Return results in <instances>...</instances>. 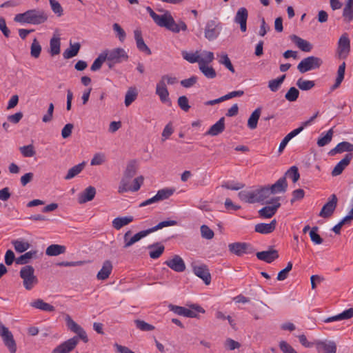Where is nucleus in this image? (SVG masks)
Returning a JSON list of instances; mask_svg holds the SVG:
<instances>
[{"mask_svg":"<svg viewBox=\"0 0 353 353\" xmlns=\"http://www.w3.org/2000/svg\"><path fill=\"white\" fill-rule=\"evenodd\" d=\"M338 203V199L336 194H332L329 198L326 203L323 206L321 210L320 211L319 216L323 217L324 219H327L330 217L336 206Z\"/></svg>","mask_w":353,"mask_h":353,"instance_id":"obj_12","label":"nucleus"},{"mask_svg":"<svg viewBox=\"0 0 353 353\" xmlns=\"http://www.w3.org/2000/svg\"><path fill=\"white\" fill-rule=\"evenodd\" d=\"M322 64L323 61L321 58L310 56L301 60L297 65V69L301 73H305L308 71L319 68Z\"/></svg>","mask_w":353,"mask_h":353,"instance_id":"obj_7","label":"nucleus"},{"mask_svg":"<svg viewBox=\"0 0 353 353\" xmlns=\"http://www.w3.org/2000/svg\"><path fill=\"white\" fill-rule=\"evenodd\" d=\"M285 79V75L283 74L277 79L269 81L268 88H270V90L272 92H276L281 87V85L283 83Z\"/></svg>","mask_w":353,"mask_h":353,"instance_id":"obj_49","label":"nucleus"},{"mask_svg":"<svg viewBox=\"0 0 353 353\" xmlns=\"http://www.w3.org/2000/svg\"><path fill=\"white\" fill-rule=\"evenodd\" d=\"M49 2L53 12L58 17L62 16L63 14V10L61 4L56 0H49Z\"/></svg>","mask_w":353,"mask_h":353,"instance_id":"obj_62","label":"nucleus"},{"mask_svg":"<svg viewBox=\"0 0 353 353\" xmlns=\"http://www.w3.org/2000/svg\"><path fill=\"white\" fill-rule=\"evenodd\" d=\"M37 251L31 250L26 252L24 254L21 255L16 259L15 262L17 264L26 265L30 262V260L36 257Z\"/></svg>","mask_w":353,"mask_h":353,"instance_id":"obj_41","label":"nucleus"},{"mask_svg":"<svg viewBox=\"0 0 353 353\" xmlns=\"http://www.w3.org/2000/svg\"><path fill=\"white\" fill-rule=\"evenodd\" d=\"M134 36L138 50L141 52H145L148 55L151 54L152 52L150 49L145 44L143 39L141 30L138 28L134 30Z\"/></svg>","mask_w":353,"mask_h":353,"instance_id":"obj_20","label":"nucleus"},{"mask_svg":"<svg viewBox=\"0 0 353 353\" xmlns=\"http://www.w3.org/2000/svg\"><path fill=\"white\" fill-rule=\"evenodd\" d=\"M350 51V41L346 33L343 34L339 40L337 52L339 58L346 59Z\"/></svg>","mask_w":353,"mask_h":353,"instance_id":"obj_13","label":"nucleus"},{"mask_svg":"<svg viewBox=\"0 0 353 353\" xmlns=\"http://www.w3.org/2000/svg\"><path fill=\"white\" fill-rule=\"evenodd\" d=\"M112 30L115 33L116 37H117L119 39V40L121 43H123L126 38V33H125V30L117 23H114L112 25Z\"/></svg>","mask_w":353,"mask_h":353,"instance_id":"obj_51","label":"nucleus"},{"mask_svg":"<svg viewBox=\"0 0 353 353\" xmlns=\"http://www.w3.org/2000/svg\"><path fill=\"white\" fill-rule=\"evenodd\" d=\"M155 93L159 96L160 101L162 103H169V104H171V101L169 99V92L168 89H156Z\"/></svg>","mask_w":353,"mask_h":353,"instance_id":"obj_60","label":"nucleus"},{"mask_svg":"<svg viewBox=\"0 0 353 353\" xmlns=\"http://www.w3.org/2000/svg\"><path fill=\"white\" fill-rule=\"evenodd\" d=\"M112 270V264L110 261H105L101 269L98 272L97 277L99 280H105L111 274Z\"/></svg>","mask_w":353,"mask_h":353,"instance_id":"obj_30","label":"nucleus"},{"mask_svg":"<svg viewBox=\"0 0 353 353\" xmlns=\"http://www.w3.org/2000/svg\"><path fill=\"white\" fill-rule=\"evenodd\" d=\"M84 167H85L84 162L79 163L78 165L73 166L72 168L69 169V170H68L67 174L65 176L64 179L65 180H70V179L74 178L83 170Z\"/></svg>","mask_w":353,"mask_h":353,"instance_id":"obj_43","label":"nucleus"},{"mask_svg":"<svg viewBox=\"0 0 353 353\" xmlns=\"http://www.w3.org/2000/svg\"><path fill=\"white\" fill-rule=\"evenodd\" d=\"M174 191L175 190L174 188H163L159 190L156 194L158 201L168 199L174 194Z\"/></svg>","mask_w":353,"mask_h":353,"instance_id":"obj_48","label":"nucleus"},{"mask_svg":"<svg viewBox=\"0 0 353 353\" xmlns=\"http://www.w3.org/2000/svg\"><path fill=\"white\" fill-rule=\"evenodd\" d=\"M134 218L132 216L117 217L112 221V227L114 229L119 230L123 226L127 225L131 222H132Z\"/></svg>","mask_w":353,"mask_h":353,"instance_id":"obj_34","label":"nucleus"},{"mask_svg":"<svg viewBox=\"0 0 353 353\" xmlns=\"http://www.w3.org/2000/svg\"><path fill=\"white\" fill-rule=\"evenodd\" d=\"M169 308L175 314L189 318H197L199 313H204L205 310L199 305H192L191 309L170 304Z\"/></svg>","mask_w":353,"mask_h":353,"instance_id":"obj_6","label":"nucleus"},{"mask_svg":"<svg viewBox=\"0 0 353 353\" xmlns=\"http://www.w3.org/2000/svg\"><path fill=\"white\" fill-rule=\"evenodd\" d=\"M65 321L68 327L72 332L76 333L77 336L69 339L61 343L59 345L56 347L51 353H69L75 348L79 341V339L83 340L84 343H86L88 341L86 332L84 330L74 322L69 315L66 316Z\"/></svg>","mask_w":353,"mask_h":353,"instance_id":"obj_1","label":"nucleus"},{"mask_svg":"<svg viewBox=\"0 0 353 353\" xmlns=\"http://www.w3.org/2000/svg\"><path fill=\"white\" fill-rule=\"evenodd\" d=\"M136 327L141 331H152L154 330V326L140 319L134 320Z\"/></svg>","mask_w":353,"mask_h":353,"instance_id":"obj_59","label":"nucleus"},{"mask_svg":"<svg viewBox=\"0 0 353 353\" xmlns=\"http://www.w3.org/2000/svg\"><path fill=\"white\" fill-rule=\"evenodd\" d=\"M291 41L302 51L309 52L312 50V44L308 41L305 40L297 35L292 34Z\"/></svg>","mask_w":353,"mask_h":353,"instance_id":"obj_22","label":"nucleus"},{"mask_svg":"<svg viewBox=\"0 0 353 353\" xmlns=\"http://www.w3.org/2000/svg\"><path fill=\"white\" fill-rule=\"evenodd\" d=\"M296 85L301 90L307 91L313 88L315 83L314 81L305 80L303 78H300L297 80Z\"/></svg>","mask_w":353,"mask_h":353,"instance_id":"obj_46","label":"nucleus"},{"mask_svg":"<svg viewBox=\"0 0 353 353\" xmlns=\"http://www.w3.org/2000/svg\"><path fill=\"white\" fill-rule=\"evenodd\" d=\"M276 225V219H273L270 223H258L255 225L254 230L256 232L261 234H270L272 232Z\"/></svg>","mask_w":353,"mask_h":353,"instance_id":"obj_28","label":"nucleus"},{"mask_svg":"<svg viewBox=\"0 0 353 353\" xmlns=\"http://www.w3.org/2000/svg\"><path fill=\"white\" fill-rule=\"evenodd\" d=\"M270 192L268 186H263L252 190H242L238 196L241 201L248 203H270L272 201L266 200L270 196Z\"/></svg>","mask_w":353,"mask_h":353,"instance_id":"obj_2","label":"nucleus"},{"mask_svg":"<svg viewBox=\"0 0 353 353\" xmlns=\"http://www.w3.org/2000/svg\"><path fill=\"white\" fill-rule=\"evenodd\" d=\"M299 96V91L295 87H291L285 94L286 100L290 102L296 101Z\"/></svg>","mask_w":353,"mask_h":353,"instance_id":"obj_56","label":"nucleus"},{"mask_svg":"<svg viewBox=\"0 0 353 353\" xmlns=\"http://www.w3.org/2000/svg\"><path fill=\"white\" fill-rule=\"evenodd\" d=\"M154 21L159 26L165 28L174 33H178L180 30L185 31L187 30L186 24L182 21L178 23H176L168 11H166L164 14H158Z\"/></svg>","mask_w":353,"mask_h":353,"instance_id":"obj_4","label":"nucleus"},{"mask_svg":"<svg viewBox=\"0 0 353 353\" xmlns=\"http://www.w3.org/2000/svg\"><path fill=\"white\" fill-rule=\"evenodd\" d=\"M96 194V189L93 186L86 188L78 196V201L80 204L93 200Z\"/></svg>","mask_w":353,"mask_h":353,"instance_id":"obj_25","label":"nucleus"},{"mask_svg":"<svg viewBox=\"0 0 353 353\" xmlns=\"http://www.w3.org/2000/svg\"><path fill=\"white\" fill-rule=\"evenodd\" d=\"M352 158V153L346 154L344 158L335 165L332 171V175L336 176L341 174L344 169L350 164Z\"/></svg>","mask_w":353,"mask_h":353,"instance_id":"obj_19","label":"nucleus"},{"mask_svg":"<svg viewBox=\"0 0 353 353\" xmlns=\"http://www.w3.org/2000/svg\"><path fill=\"white\" fill-rule=\"evenodd\" d=\"M137 95H138V92H137V90L136 89V88L134 87H130L126 94H125V106L128 107L129 105H130L132 102H134L137 97Z\"/></svg>","mask_w":353,"mask_h":353,"instance_id":"obj_42","label":"nucleus"},{"mask_svg":"<svg viewBox=\"0 0 353 353\" xmlns=\"http://www.w3.org/2000/svg\"><path fill=\"white\" fill-rule=\"evenodd\" d=\"M279 347L283 353H298L290 345H289L285 341H281L279 343Z\"/></svg>","mask_w":353,"mask_h":353,"instance_id":"obj_64","label":"nucleus"},{"mask_svg":"<svg viewBox=\"0 0 353 353\" xmlns=\"http://www.w3.org/2000/svg\"><path fill=\"white\" fill-rule=\"evenodd\" d=\"M176 223H177V222L174 220L163 221L159 223L157 225H155L151 228L139 232L138 233L135 234L133 236V237H134L135 241L137 242L139 240H141L142 238L146 236L147 235H148L149 234H150L152 232H154L158 230L162 229L163 228H165V227L175 225H176Z\"/></svg>","mask_w":353,"mask_h":353,"instance_id":"obj_11","label":"nucleus"},{"mask_svg":"<svg viewBox=\"0 0 353 353\" xmlns=\"http://www.w3.org/2000/svg\"><path fill=\"white\" fill-rule=\"evenodd\" d=\"M143 180H144L143 177L142 176H139L133 180L132 185H130V181H128L127 183H125V185L124 186V188L126 190H123V192H126L128 191H131V192L138 191L140 189L141 185L143 184Z\"/></svg>","mask_w":353,"mask_h":353,"instance_id":"obj_38","label":"nucleus"},{"mask_svg":"<svg viewBox=\"0 0 353 353\" xmlns=\"http://www.w3.org/2000/svg\"><path fill=\"white\" fill-rule=\"evenodd\" d=\"M12 244L13 245L16 252L19 253L26 251L30 247V244L28 242L20 240H14L12 241Z\"/></svg>","mask_w":353,"mask_h":353,"instance_id":"obj_47","label":"nucleus"},{"mask_svg":"<svg viewBox=\"0 0 353 353\" xmlns=\"http://www.w3.org/2000/svg\"><path fill=\"white\" fill-rule=\"evenodd\" d=\"M137 168L138 165L135 160H131L128 163L123 173V176L121 180L118 188L119 193H123V190H126L124 188V186L125 185V183H127L128 181H130L132 178H133L135 176L137 171Z\"/></svg>","mask_w":353,"mask_h":353,"instance_id":"obj_8","label":"nucleus"},{"mask_svg":"<svg viewBox=\"0 0 353 353\" xmlns=\"http://www.w3.org/2000/svg\"><path fill=\"white\" fill-rule=\"evenodd\" d=\"M256 255L258 259L268 263H271L279 256L278 251L274 249L259 252Z\"/></svg>","mask_w":353,"mask_h":353,"instance_id":"obj_21","label":"nucleus"},{"mask_svg":"<svg viewBox=\"0 0 353 353\" xmlns=\"http://www.w3.org/2000/svg\"><path fill=\"white\" fill-rule=\"evenodd\" d=\"M61 52V39L54 35L50 40L49 53L52 57L58 55Z\"/></svg>","mask_w":353,"mask_h":353,"instance_id":"obj_32","label":"nucleus"},{"mask_svg":"<svg viewBox=\"0 0 353 353\" xmlns=\"http://www.w3.org/2000/svg\"><path fill=\"white\" fill-rule=\"evenodd\" d=\"M19 275L27 290H31L38 283V279L34 275V269L32 265H26L21 268Z\"/></svg>","mask_w":353,"mask_h":353,"instance_id":"obj_5","label":"nucleus"},{"mask_svg":"<svg viewBox=\"0 0 353 353\" xmlns=\"http://www.w3.org/2000/svg\"><path fill=\"white\" fill-rule=\"evenodd\" d=\"M193 272L198 277L201 279L205 285L211 283V274L207 265H201L193 267Z\"/></svg>","mask_w":353,"mask_h":353,"instance_id":"obj_17","label":"nucleus"},{"mask_svg":"<svg viewBox=\"0 0 353 353\" xmlns=\"http://www.w3.org/2000/svg\"><path fill=\"white\" fill-rule=\"evenodd\" d=\"M319 228L317 226H314L312 228L310 232V237L311 241L316 245L321 244L323 241V239L320 236V235L317 233Z\"/></svg>","mask_w":353,"mask_h":353,"instance_id":"obj_57","label":"nucleus"},{"mask_svg":"<svg viewBox=\"0 0 353 353\" xmlns=\"http://www.w3.org/2000/svg\"><path fill=\"white\" fill-rule=\"evenodd\" d=\"M182 56L183 58L188 61V62L191 63H198V64L199 65L200 56L197 54V52L192 53L184 51L182 52Z\"/></svg>","mask_w":353,"mask_h":353,"instance_id":"obj_58","label":"nucleus"},{"mask_svg":"<svg viewBox=\"0 0 353 353\" xmlns=\"http://www.w3.org/2000/svg\"><path fill=\"white\" fill-rule=\"evenodd\" d=\"M248 18V11L244 8L241 7L238 9L234 17V22L240 25L241 31L243 32L247 30V20Z\"/></svg>","mask_w":353,"mask_h":353,"instance_id":"obj_16","label":"nucleus"},{"mask_svg":"<svg viewBox=\"0 0 353 353\" xmlns=\"http://www.w3.org/2000/svg\"><path fill=\"white\" fill-rule=\"evenodd\" d=\"M261 113V108H256L250 115L248 121V127L251 130H254L257 127L258 121Z\"/></svg>","mask_w":353,"mask_h":353,"instance_id":"obj_37","label":"nucleus"},{"mask_svg":"<svg viewBox=\"0 0 353 353\" xmlns=\"http://www.w3.org/2000/svg\"><path fill=\"white\" fill-rule=\"evenodd\" d=\"M219 63L221 64L224 65L225 66V68H227L232 73H234L235 72L234 68L228 54H222L221 56Z\"/></svg>","mask_w":353,"mask_h":353,"instance_id":"obj_63","label":"nucleus"},{"mask_svg":"<svg viewBox=\"0 0 353 353\" xmlns=\"http://www.w3.org/2000/svg\"><path fill=\"white\" fill-rule=\"evenodd\" d=\"M246 243L236 242L228 245L229 251L239 256L244 254V249L246 248Z\"/></svg>","mask_w":353,"mask_h":353,"instance_id":"obj_36","label":"nucleus"},{"mask_svg":"<svg viewBox=\"0 0 353 353\" xmlns=\"http://www.w3.org/2000/svg\"><path fill=\"white\" fill-rule=\"evenodd\" d=\"M333 133L334 132L332 129L329 130L325 136L318 139L317 145L319 147H323L327 145L332 141Z\"/></svg>","mask_w":353,"mask_h":353,"instance_id":"obj_55","label":"nucleus"},{"mask_svg":"<svg viewBox=\"0 0 353 353\" xmlns=\"http://www.w3.org/2000/svg\"><path fill=\"white\" fill-rule=\"evenodd\" d=\"M148 249L150 250L149 254L150 258L153 259H158L163 253L165 247L163 245H159V243L150 245Z\"/></svg>","mask_w":353,"mask_h":353,"instance_id":"obj_40","label":"nucleus"},{"mask_svg":"<svg viewBox=\"0 0 353 353\" xmlns=\"http://www.w3.org/2000/svg\"><path fill=\"white\" fill-rule=\"evenodd\" d=\"M303 130V126H300L299 128L294 129V130L291 131L290 133H288L284 139L281 141L280 143L279 147V152H282L288 142L294 137L298 135L300 132H301Z\"/></svg>","mask_w":353,"mask_h":353,"instance_id":"obj_31","label":"nucleus"},{"mask_svg":"<svg viewBox=\"0 0 353 353\" xmlns=\"http://www.w3.org/2000/svg\"><path fill=\"white\" fill-rule=\"evenodd\" d=\"M19 150L24 157H32L36 154L34 147L32 144L20 147Z\"/></svg>","mask_w":353,"mask_h":353,"instance_id":"obj_53","label":"nucleus"},{"mask_svg":"<svg viewBox=\"0 0 353 353\" xmlns=\"http://www.w3.org/2000/svg\"><path fill=\"white\" fill-rule=\"evenodd\" d=\"M81 48V45L79 43H75L74 44L70 43V48L66 49L63 53V57L65 59H71L75 57Z\"/></svg>","mask_w":353,"mask_h":353,"instance_id":"obj_39","label":"nucleus"},{"mask_svg":"<svg viewBox=\"0 0 353 353\" xmlns=\"http://www.w3.org/2000/svg\"><path fill=\"white\" fill-rule=\"evenodd\" d=\"M41 46L37 39L34 38L32 41V43L30 46V55L34 59H37L39 57L41 52Z\"/></svg>","mask_w":353,"mask_h":353,"instance_id":"obj_50","label":"nucleus"},{"mask_svg":"<svg viewBox=\"0 0 353 353\" xmlns=\"http://www.w3.org/2000/svg\"><path fill=\"white\" fill-rule=\"evenodd\" d=\"M287 188L288 183L285 176L281 177L275 183L270 187L268 186V190L270 192V195L272 194L285 192Z\"/></svg>","mask_w":353,"mask_h":353,"instance_id":"obj_24","label":"nucleus"},{"mask_svg":"<svg viewBox=\"0 0 353 353\" xmlns=\"http://www.w3.org/2000/svg\"><path fill=\"white\" fill-rule=\"evenodd\" d=\"M199 68L203 75L208 79H214L216 77V72L212 66L199 64Z\"/></svg>","mask_w":353,"mask_h":353,"instance_id":"obj_44","label":"nucleus"},{"mask_svg":"<svg viewBox=\"0 0 353 353\" xmlns=\"http://www.w3.org/2000/svg\"><path fill=\"white\" fill-rule=\"evenodd\" d=\"M353 152V144L347 141H342L336 145V146L329 152V155L334 156L339 153Z\"/></svg>","mask_w":353,"mask_h":353,"instance_id":"obj_27","label":"nucleus"},{"mask_svg":"<svg viewBox=\"0 0 353 353\" xmlns=\"http://www.w3.org/2000/svg\"><path fill=\"white\" fill-rule=\"evenodd\" d=\"M47 13L42 10L32 9L15 15L14 21L21 23L39 25L48 20Z\"/></svg>","mask_w":353,"mask_h":353,"instance_id":"obj_3","label":"nucleus"},{"mask_svg":"<svg viewBox=\"0 0 353 353\" xmlns=\"http://www.w3.org/2000/svg\"><path fill=\"white\" fill-rule=\"evenodd\" d=\"M201 236L203 238V239H208V240H210L212 239L214 236V233L213 232L212 230H211L208 225H202L201 226Z\"/></svg>","mask_w":353,"mask_h":353,"instance_id":"obj_61","label":"nucleus"},{"mask_svg":"<svg viewBox=\"0 0 353 353\" xmlns=\"http://www.w3.org/2000/svg\"><path fill=\"white\" fill-rule=\"evenodd\" d=\"M221 28V23L216 21H208L205 28V37L209 41L215 39L219 34Z\"/></svg>","mask_w":353,"mask_h":353,"instance_id":"obj_15","label":"nucleus"},{"mask_svg":"<svg viewBox=\"0 0 353 353\" xmlns=\"http://www.w3.org/2000/svg\"><path fill=\"white\" fill-rule=\"evenodd\" d=\"M353 317V308H349L343 312L324 319L325 323H331L336 321L350 319Z\"/></svg>","mask_w":353,"mask_h":353,"instance_id":"obj_29","label":"nucleus"},{"mask_svg":"<svg viewBox=\"0 0 353 353\" xmlns=\"http://www.w3.org/2000/svg\"><path fill=\"white\" fill-rule=\"evenodd\" d=\"M65 250L66 248L64 245L52 244L47 248L46 254L48 256H58L65 253Z\"/></svg>","mask_w":353,"mask_h":353,"instance_id":"obj_35","label":"nucleus"},{"mask_svg":"<svg viewBox=\"0 0 353 353\" xmlns=\"http://www.w3.org/2000/svg\"><path fill=\"white\" fill-rule=\"evenodd\" d=\"M285 178L288 176L292 179L294 183H296L300 178V174L299 172L298 168L295 165L292 166L288 171L285 172Z\"/></svg>","mask_w":353,"mask_h":353,"instance_id":"obj_54","label":"nucleus"},{"mask_svg":"<svg viewBox=\"0 0 353 353\" xmlns=\"http://www.w3.org/2000/svg\"><path fill=\"white\" fill-rule=\"evenodd\" d=\"M106 61V57L104 54L103 51L98 56V57L94 61L92 65L90 67L92 71H97L101 68L102 64Z\"/></svg>","mask_w":353,"mask_h":353,"instance_id":"obj_52","label":"nucleus"},{"mask_svg":"<svg viewBox=\"0 0 353 353\" xmlns=\"http://www.w3.org/2000/svg\"><path fill=\"white\" fill-rule=\"evenodd\" d=\"M164 263L177 272H182L185 270V264L179 255H174L172 259L165 261Z\"/></svg>","mask_w":353,"mask_h":353,"instance_id":"obj_18","label":"nucleus"},{"mask_svg":"<svg viewBox=\"0 0 353 353\" xmlns=\"http://www.w3.org/2000/svg\"><path fill=\"white\" fill-rule=\"evenodd\" d=\"M0 336L10 353H16L17 344L12 332L3 324H0Z\"/></svg>","mask_w":353,"mask_h":353,"instance_id":"obj_10","label":"nucleus"},{"mask_svg":"<svg viewBox=\"0 0 353 353\" xmlns=\"http://www.w3.org/2000/svg\"><path fill=\"white\" fill-rule=\"evenodd\" d=\"M272 201L270 203H273L271 206H265L259 210V215L260 217L269 219L272 217L276 212L277 210L280 208L281 203L279 202V197L272 199Z\"/></svg>","mask_w":353,"mask_h":353,"instance_id":"obj_14","label":"nucleus"},{"mask_svg":"<svg viewBox=\"0 0 353 353\" xmlns=\"http://www.w3.org/2000/svg\"><path fill=\"white\" fill-rule=\"evenodd\" d=\"M345 71V63L343 62L339 67L337 71V77L336 79L334 84L332 85V89L334 90L337 88L343 81L344 79Z\"/></svg>","mask_w":353,"mask_h":353,"instance_id":"obj_45","label":"nucleus"},{"mask_svg":"<svg viewBox=\"0 0 353 353\" xmlns=\"http://www.w3.org/2000/svg\"><path fill=\"white\" fill-rule=\"evenodd\" d=\"M30 306L45 312H54L55 308L53 305L46 303L43 299H38L30 303Z\"/></svg>","mask_w":353,"mask_h":353,"instance_id":"obj_33","label":"nucleus"},{"mask_svg":"<svg viewBox=\"0 0 353 353\" xmlns=\"http://www.w3.org/2000/svg\"><path fill=\"white\" fill-rule=\"evenodd\" d=\"M225 130V118L221 117L216 123L212 125L205 133L206 136H217Z\"/></svg>","mask_w":353,"mask_h":353,"instance_id":"obj_26","label":"nucleus"},{"mask_svg":"<svg viewBox=\"0 0 353 353\" xmlns=\"http://www.w3.org/2000/svg\"><path fill=\"white\" fill-rule=\"evenodd\" d=\"M103 52L106 57V61H110L113 63H121L123 61H128L129 58L126 51L121 48L105 50Z\"/></svg>","mask_w":353,"mask_h":353,"instance_id":"obj_9","label":"nucleus"},{"mask_svg":"<svg viewBox=\"0 0 353 353\" xmlns=\"http://www.w3.org/2000/svg\"><path fill=\"white\" fill-rule=\"evenodd\" d=\"M319 353H336V344L334 341H319L316 343Z\"/></svg>","mask_w":353,"mask_h":353,"instance_id":"obj_23","label":"nucleus"}]
</instances>
